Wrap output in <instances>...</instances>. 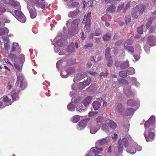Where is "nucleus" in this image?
<instances>
[{
    "mask_svg": "<svg viewBox=\"0 0 156 156\" xmlns=\"http://www.w3.org/2000/svg\"><path fill=\"white\" fill-rule=\"evenodd\" d=\"M16 69V74L17 76L16 84L20 83V87L23 88L26 85V81L25 78L21 72L22 69V65H19L16 62L14 63L13 66Z\"/></svg>",
    "mask_w": 156,
    "mask_h": 156,
    "instance_id": "f257e3e1",
    "label": "nucleus"
},
{
    "mask_svg": "<svg viewBox=\"0 0 156 156\" xmlns=\"http://www.w3.org/2000/svg\"><path fill=\"white\" fill-rule=\"evenodd\" d=\"M123 145H124L126 148L127 152L131 154H134L136 152V148L135 147H129L127 148L129 146V143L127 140L125 138H122V139H120L118 141V149L119 152H121L123 150Z\"/></svg>",
    "mask_w": 156,
    "mask_h": 156,
    "instance_id": "f03ea898",
    "label": "nucleus"
},
{
    "mask_svg": "<svg viewBox=\"0 0 156 156\" xmlns=\"http://www.w3.org/2000/svg\"><path fill=\"white\" fill-rule=\"evenodd\" d=\"M144 135L147 142L152 141L154 139L155 130L154 127L144 126Z\"/></svg>",
    "mask_w": 156,
    "mask_h": 156,
    "instance_id": "7ed1b4c3",
    "label": "nucleus"
},
{
    "mask_svg": "<svg viewBox=\"0 0 156 156\" xmlns=\"http://www.w3.org/2000/svg\"><path fill=\"white\" fill-rule=\"evenodd\" d=\"M60 37L57 36L54 39L53 43L54 46L55 51L56 53L59 51V50L64 45L67 44V41L66 39H59Z\"/></svg>",
    "mask_w": 156,
    "mask_h": 156,
    "instance_id": "20e7f679",
    "label": "nucleus"
},
{
    "mask_svg": "<svg viewBox=\"0 0 156 156\" xmlns=\"http://www.w3.org/2000/svg\"><path fill=\"white\" fill-rule=\"evenodd\" d=\"M27 83L23 88H22L20 87V83L19 84H16V83L15 87H16L14 88L13 90L10 93L9 95L11 97L12 101L13 102L18 100L19 99L18 96V93L20 90H23L26 87Z\"/></svg>",
    "mask_w": 156,
    "mask_h": 156,
    "instance_id": "39448f33",
    "label": "nucleus"
},
{
    "mask_svg": "<svg viewBox=\"0 0 156 156\" xmlns=\"http://www.w3.org/2000/svg\"><path fill=\"white\" fill-rule=\"evenodd\" d=\"M133 41L132 39L127 40L123 44L124 48L126 49L129 52L133 53L134 51L133 48L130 44L132 43Z\"/></svg>",
    "mask_w": 156,
    "mask_h": 156,
    "instance_id": "423d86ee",
    "label": "nucleus"
},
{
    "mask_svg": "<svg viewBox=\"0 0 156 156\" xmlns=\"http://www.w3.org/2000/svg\"><path fill=\"white\" fill-rule=\"evenodd\" d=\"M155 118L154 116L152 115L149 119L145 122L144 125V126L154 128Z\"/></svg>",
    "mask_w": 156,
    "mask_h": 156,
    "instance_id": "0eeeda50",
    "label": "nucleus"
},
{
    "mask_svg": "<svg viewBox=\"0 0 156 156\" xmlns=\"http://www.w3.org/2000/svg\"><path fill=\"white\" fill-rule=\"evenodd\" d=\"M91 82V79L90 78H87L86 80H84L83 82L79 83L78 87L79 90H82L86 86H88Z\"/></svg>",
    "mask_w": 156,
    "mask_h": 156,
    "instance_id": "6e6552de",
    "label": "nucleus"
},
{
    "mask_svg": "<svg viewBox=\"0 0 156 156\" xmlns=\"http://www.w3.org/2000/svg\"><path fill=\"white\" fill-rule=\"evenodd\" d=\"M89 119H88L82 120L78 123L77 126V128L78 130L83 129L86 126Z\"/></svg>",
    "mask_w": 156,
    "mask_h": 156,
    "instance_id": "1a4fd4ad",
    "label": "nucleus"
},
{
    "mask_svg": "<svg viewBox=\"0 0 156 156\" xmlns=\"http://www.w3.org/2000/svg\"><path fill=\"white\" fill-rule=\"evenodd\" d=\"M87 76V74L85 72L78 73L74 76L73 81L74 82H77Z\"/></svg>",
    "mask_w": 156,
    "mask_h": 156,
    "instance_id": "9d476101",
    "label": "nucleus"
},
{
    "mask_svg": "<svg viewBox=\"0 0 156 156\" xmlns=\"http://www.w3.org/2000/svg\"><path fill=\"white\" fill-rule=\"evenodd\" d=\"M28 8L29 9L30 17L32 19H34L37 16L35 9L32 5L28 4L27 5Z\"/></svg>",
    "mask_w": 156,
    "mask_h": 156,
    "instance_id": "9b49d317",
    "label": "nucleus"
},
{
    "mask_svg": "<svg viewBox=\"0 0 156 156\" xmlns=\"http://www.w3.org/2000/svg\"><path fill=\"white\" fill-rule=\"evenodd\" d=\"M36 0V1L35 3L36 6L38 8H40L44 9L48 7V3L44 2V0L40 2L37 0Z\"/></svg>",
    "mask_w": 156,
    "mask_h": 156,
    "instance_id": "f8f14e48",
    "label": "nucleus"
},
{
    "mask_svg": "<svg viewBox=\"0 0 156 156\" xmlns=\"http://www.w3.org/2000/svg\"><path fill=\"white\" fill-rule=\"evenodd\" d=\"M16 51L19 53L21 52V50L20 46L18 43H13L12 45V48L10 52H11Z\"/></svg>",
    "mask_w": 156,
    "mask_h": 156,
    "instance_id": "ddd939ff",
    "label": "nucleus"
},
{
    "mask_svg": "<svg viewBox=\"0 0 156 156\" xmlns=\"http://www.w3.org/2000/svg\"><path fill=\"white\" fill-rule=\"evenodd\" d=\"M115 111L117 114L122 115L123 113V108L120 104H117L115 105Z\"/></svg>",
    "mask_w": 156,
    "mask_h": 156,
    "instance_id": "4468645a",
    "label": "nucleus"
},
{
    "mask_svg": "<svg viewBox=\"0 0 156 156\" xmlns=\"http://www.w3.org/2000/svg\"><path fill=\"white\" fill-rule=\"evenodd\" d=\"M127 104L130 106H136L137 108H138L140 106V102L137 100H133L131 99L128 101Z\"/></svg>",
    "mask_w": 156,
    "mask_h": 156,
    "instance_id": "2eb2a0df",
    "label": "nucleus"
},
{
    "mask_svg": "<svg viewBox=\"0 0 156 156\" xmlns=\"http://www.w3.org/2000/svg\"><path fill=\"white\" fill-rule=\"evenodd\" d=\"M124 92L126 95L127 96L133 97L134 95V94L131 90L130 87L129 86L125 87L124 90Z\"/></svg>",
    "mask_w": 156,
    "mask_h": 156,
    "instance_id": "dca6fc26",
    "label": "nucleus"
},
{
    "mask_svg": "<svg viewBox=\"0 0 156 156\" xmlns=\"http://www.w3.org/2000/svg\"><path fill=\"white\" fill-rule=\"evenodd\" d=\"M99 129V127L98 125H91L90 127V132L93 134H95Z\"/></svg>",
    "mask_w": 156,
    "mask_h": 156,
    "instance_id": "f3484780",
    "label": "nucleus"
},
{
    "mask_svg": "<svg viewBox=\"0 0 156 156\" xmlns=\"http://www.w3.org/2000/svg\"><path fill=\"white\" fill-rule=\"evenodd\" d=\"M106 123L112 129H114L116 127V125L113 121L110 120H107L106 121Z\"/></svg>",
    "mask_w": 156,
    "mask_h": 156,
    "instance_id": "a211bd4d",
    "label": "nucleus"
},
{
    "mask_svg": "<svg viewBox=\"0 0 156 156\" xmlns=\"http://www.w3.org/2000/svg\"><path fill=\"white\" fill-rule=\"evenodd\" d=\"M94 148H91L90 151L85 156H94L96 155V154L100 153L97 151Z\"/></svg>",
    "mask_w": 156,
    "mask_h": 156,
    "instance_id": "6ab92c4d",
    "label": "nucleus"
},
{
    "mask_svg": "<svg viewBox=\"0 0 156 156\" xmlns=\"http://www.w3.org/2000/svg\"><path fill=\"white\" fill-rule=\"evenodd\" d=\"M148 44L151 46L155 45V43H154V37L153 36L148 37L147 38Z\"/></svg>",
    "mask_w": 156,
    "mask_h": 156,
    "instance_id": "aec40b11",
    "label": "nucleus"
},
{
    "mask_svg": "<svg viewBox=\"0 0 156 156\" xmlns=\"http://www.w3.org/2000/svg\"><path fill=\"white\" fill-rule=\"evenodd\" d=\"M75 48L74 47V43L71 42L69 45L68 46L67 51L69 53V54L71 53L74 51Z\"/></svg>",
    "mask_w": 156,
    "mask_h": 156,
    "instance_id": "412c9836",
    "label": "nucleus"
},
{
    "mask_svg": "<svg viewBox=\"0 0 156 156\" xmlns=\"http://www.w3.org/2000/svg\"><path fill=\"white\" fill-rule=\"evenodd\" d=\"M145 8L144 6L139 5L136 6L134 8V11L136 10L137 11H139L140 13H142Z\"/></svg>",
    "mask_w": 156,
    "mask_h": 156,
    "instance_id": "4be33fe9",
    "label": "nucleus"
},
{
    "mask_svg": "<svg viewBox=\"0 0 156 156\" xmlns=\"http://www.w3.org/2000/svg\"><path fill=\"white\" fill-rule=\"evenodd\" d=\"M108 140L104 138L101 140H98L96 143L97 145L101 146L108 143Z\"/></svg>",
    "mask_w": 156,
    "mask_h": 156,
    "instance_id": "5701e85b",
    "label": "nucleus"
},
{
    "mask_svg": "<svg viewBox=\"0 0 156 156\" xmlns=\"http://www.w3.org/2000/svg\"><path fill=\"white\" fill-rule=\"evenodd\" d=\"M91 12H88L87 15H85L84 16V19L83 21V23H86L87 22L88 23L90 22V17L91 16Z\"/></svg>",
    "mask_w": 156,
    "mask_h": 156,
    "instance_id": "b1692460",
    "label": "nucleus"
},
{
    "mask_svg": "<svg viewBox=\"0 0 156 156\" xmlns=\"http://www.w3.org/2000/svg\"><path fill=\"white\" fill-rule=\"evenodd\" d=\"M91 99V97L90 96H89L87 97L83 101V103L85 107H86L88 105L90 104Z\"/></svg>",
    "mask_w": 156,
    "mask_h": 156,
    "instance_id": "393cba45",
    "label": "nucleus"
},
{
    "mask_svg": "<svg viewBox=\"0 0 156 156\" xmlns=\"http://www.w3.org/2000/svg\"><path fill=\"white\" fill-rule=\"evenodd\" d=\"M2 100L6 105H9L12 103L11 99L7 96L3 97Z\"/></svg>",
    "mask_w": 156,
    "mask_h": 156,
    "instance_id": "a878e982",
    "label": "nucleus"
},
{
    "mask_svg": "<svg viewBox=\"0 0 156 156\" xmlns=\"http://www.w3.org/2000/svg\"><path fill=\"white\" fill-rule=\"evenodd\" d=\"M131 81L132 84L136 87H138L140 86V83L136 81V78L134 77H132L131 79Z\"/></svg>",
    "mask_w": 156,
    "mask_h": 156,
    "instance_id": "bb28decb",
    "label": "nucleus"
},
{
    "mask_svg": "<svg viewBox=\"0 0 156 156\" xmlns=\"http://www.w3.org/2000/svg\"><path fill=\"white\" fill-rule=\"evenodd\" d=\"M80 20L79 19L74 20L71 23V27L73 28H76L77 27L80 23Z\"/></svg>",
    "mask_w": 156,
    "mask_h": 156,
    "instance_id": "cd10ccee",
    "label": "nucleus"
},
{
    "mask_svg": "<svg viewBox=\"0 0 156 156\" xmlns=\"http://www.w3.org/2000/svg\"><path fill=\"white\" fill-rule=\"evenodd\" d=\"M82 116L78 115L73 116L71 119L72 121L74 123L77 122L80 119H82Z\"/></svg>",
    "mask_w": 156,
    "mask_h": 156,
    "instance_id": "c85d7f7f",
    "label": "nucleus"
},
{
    "mask_svg": "<svg viewBox=\"0 0 156 156\" xmlns=\"http://www.w3.org/2000/svg\"><path fill=\"white\" fill-rule=\"evenodd\" d=\"M9 32L8 29L6 27H5L4 28H0V35H3L5 34H8Z\"/></svg>",
    "mask_w": 156,
    "mask_h": 156,
    "instance_id": "c756f323",
    "label": "nucleus"
},
{
    "mask_svg": "<svg viewBox=\"0 0 156 156\" xmlns=\"http://www.w3.org/2000/svg\"><path fill=\"white\" fill-rule=\"evenodd\" d=\"M79 13V11L77 10L73 11H71L69 12L68 16L69 17H73L76 16Z\"/></svg>",
    "mask_w": 156,
    "mask_h": 156,
    "instance_id": "7c9ffc66",
    "label": "nucleus"
},
{
    "mask_svg": "<svg viewBox=\"0 0 156 156\" xmlns=\"http://www.w3.org/2000/svg\"><path fill=\"white\" fill-rule=\"evenodd\" d=\"M17 19L22 23H24L26 21V18L23 14L19 17Z\"/></svg>",
    "mask_w": 156,
    "mask_h": 156,
    "instance_id": "2f4dec72",
    "label": "nucleus"
},
{
    "mask_svg": "<svg viewBox=\"0 0 156 156\" xmlns=\"http://www.w3.org/2000/svg\"><path fill=\"white\" fill-rule=\"evenodd\" d=\"M134 111L135 110L132 108H128L126 111V115L129 116L132 115Z\"/></svg>",
    "mask_w": 156,
    "mask_h": 156,
    "instance_id": "473e14b6",
    "label": "nucleus"
},
{
    "mask_svg": "<svg viewBox=\"0 0 156 156\" xmlns=\"http://www.w3.org/2000/svg\"><path fill=\"white\" fill-rule=\"evenodd\" d=\"M93 106L94 109L95 110H97L99 108L101 104L99 102L95 101L93 103Z\"/></svg>",
    "mask_w": 156,
    "mask_h": 156,
    "instance_id": "72a5a7b5",
    "label": "nucleus"
},
{
    "mask_svg": "<svg viewBox=\"0 0 156 156\" xmlns=\"http://www.w3.org/2000/svg\"><path fill=\"white\" fill-rule=\"evenodd\" d=\"M60 75L62 77L65 78L68 77V76L70 75V73L67 71H63L60 73Z\"/></svg>",
    "mask_w": 156,
    "mask_h": 156,
    "instance_id": "f704fd0d",
    "label": "nucleus"
},
{
    "mask_svg": "<svg viewBox=\"0 0 156 156\" xmlns=\"http://www.w3.org/2000/svg\"><path fill=\"white\" fill-rule=\"evenodd\" d=\"M66 63L65 62H63L62 60H60L57 62L56 63V66L58 69H60V65L62 67L64 66V65Z\"/></svg>",
    "mask_w": 156,
    "mask_h": 156,
    "instance_id": "c9c22d12",
    "label": "nucleus"
},
{
    "mask_svg": "<svg viewBox=\"0 0 156 156\" xmlns=\"http://www.w3.org/2000/svg\"><path fill=\"white\" fill-rule=\"evenodd\" d=\"M83 7L85 8V5H86L88 7H92L93 6V2L92 1H88L87 4L85 1H83Z\"/></svg>",
    "mask_w": 156,
    "mask_h": 156,
    "instance_id": "e433bc0d",
    "label": "nucleus"
},
{
    "mask_svg": "<svg viewBox=\"0 0 156 156\" xmlns=\"http://www.w3.org/2000/svg\"><path fill=\"white\" fill-rule=\"evenodd\" d=\"M85 109V107L83 105H80V104L77 105L76 107V110L80 112H82Z\"/></svg>",
    "mask_w": 156,
    "mask_h": 156,
    "instance_id": "4c0bfd02",
    "label": "nucleus"
},
{
    "mask_svg": "<svg viewBox=\"0 0 156 156\" xmlns=\"http://www.w3.org/2000/svg\"><path fill=\"white\" fill-rule=\"evenodd\" d=\"M116 7L112 5L108 7L106 10L108 12H112L115 11Z\"/></svg>",
    "mask_w": 156,
    "mask_h": 156,
    "instance_id": "58836bf2",
    "label": "nucleus"
},
{
    "mask_svg": "<svg viewBox=\"0 0 156 156\" xmlns=\"http://www.w3.org/2000/svg\"><path fill=\"white\" fill-rule=\"evenodd\" d=\"M96 120L97 123L98 125H100L103 122V119L102 117L98 116L96 118Z\"/></svg>",
    "mask_w": 156,
    "mask_h": 156,
    "instance_id": "ea45409f",
    "label": "nucleus"
},
{
    "mask_svg": "<svg viewBox=\"0 0 156 156\" xmlns=\"http://www.w3.org/2000/svg\"><path fill=\"white\" fill-rule=\"evenodd\" d=\"M67 108L70 111H73L75 110V107L73 104L70 103L67 105Z\"/></svg>",
    "mask_w": 156,
    "mask_h": 156,
    "instance_id": "a19ab883",
    "label": "nucleus"
},
{
    "mask_svg": "<svg viewBox=\"0 0 156 156\" xmlns=\"http://www.w3.org/2000/svg\"><path fill=\"white\" fill-rule=\"evenodd\" d=\"M111 34L110 33H107L104 35L103 37V38L105 41L109 40L111 37Z\"/></svg>",
    "mask_w": 156,
    "mask_h": 156,
    "instance_id": "79ce46f5",
    "label": "nucleus"
},
{
    "mask_svg": "<svg viewBox=\"0 0 156 156\" xmlns=\"http://www.w3.org/2000/svg\"><path fill=\"white\" fill-rule=\"evenodd\" d=\"M119 83L121 84H124L128 85H129L128 82L126 80L123 78H121L118 80Z\"/></svg>",
    "mask_w": 156,
    "mask_h": 156,
    "instance_id": "37998d69",
    "label": "nucleus"
},
{
    "mask_svg": "<svg viewBox=\"0 0 156 156\" xmlns=\"http://www.w3.org/2000/svg\"><path fill=\"white\" fill-rule=\"evenodd\" d=\"M70 95L71 97H72V101L73 102L74 101V102L75 103H77V101L76 100H75V99L74 98L76 95L75 92H74V91H72L70 92Z\"/></svg>",
    "mask_w": 156,
    "mask_h": 156,
    "instance_id": "c03bdc74",
    "label": "nucleus"
},
{
    "mask_svg": "<svg viewBox=\"0 0 156 156\" xmlns=\"http://www.w3.org/2000/svg\"><path fill=\"white\" fill-rule=\"evenodd\" d=\"M129 66V62L128 61H126L122 63L121 66V68L122 69H125L128 67Z\"/></svg>",
    "mask_w": 156,
    "mask_h": 156,
    "instance_id": "a18cd8bd",
    "label": "nucleus"
},
{
    "mask_svg": "<svg viewBox=\"0 0 156 156\" xmlns=\"http://www.w3.org/2000/svg\"><path fill=\"white\" fill-rule=\"evenodd\" d=\"M110 49L109 48H106L105 50V55L106 58L107 60H108V57H110V55L109 54L110 52Z\"/></svg>",
    "mask_w": 156,
    "mask_h": 156,
    "instance_id": "49530a36",
    "label": "nucleus"
},
{
    "mask_svg": "<svg viewBox=\"0 0 156 156\" xmlns=\"http://www.w3.org/2000/svg\"><path fill=\"white\" fill-rule=\"evenodd\" d=\"M79 3L78 2H73L71 4L69 3L67 5L69 7H76L78 5Z\"/></svg>",
    "mask_w": 156,
    "mask_h": 156,
    "instance_id": "de8ad7c7",
    "label": "nucleus"
},
{
    "mask_svg": "<svg viewBox=\"0 0 156 156\" xmlns=\"http://www.w3.org/2000/svg\"><path fill=\"white\" fill-rule=\"evenodd\" d=\"M83 23L84 24H85V30L87 31H89L90 30V22H89L88 23L87 22L86 23Z\"/></svg>",
    "mask_w": 156,
    "mask_h": 156,
    "instance_id": "09e8293b",
    "label": "nucleus"
},
{
    "mask_svg": "<svg viewBox=\"0 0 156 156\" xmlns=\"http://www.w3.org/2000/svg\"><path fill=\"white\" fill-rule=\"evenodd\" d=\"M14 13L15 15V17L17 19L23 14L21 12L18 10H16L15 11Z\"/></svg>",
    "mask_w": 156,
    "mask_h": 156,
    "instance_id": "8fccbe9b",
    "label": "nucleus"
},
{
    "mask_svg": "<svg viewBox=\"0 0 156 156\" xmlns=\"http://www.w3.org/2000/svg\"><path fill=\"white\" fill-rule=\"evenodd\" d=\"M19 59L22 63L25 62V56L24 55L21 54L19 55Z\"/></svg>",
    "mask_w": 156,
    "mask_h": 156,
    "instance_id": "3c124183",
    "label": "nucleus"
},
{
    "mask_svg": "<svg viewBox=\"0 0 156 156\" xmlns=\"http://www.w3.org/2000/svg\"><path fill=\"white\" fill-rule=\"evenodd\" d=\"M100 145H97L96 144V147H93V148H94L98 152L100 153H98L101 154V151H102L103 149L102 147H99Z\"/></svg>",
    "mask_w": 156,
    "mask_h": 156,
    "instance_id": "603ef678",
    "label": "nucleus"
},
{
    "mask_svg": "<svg viewBox=\"0 0 156 156\" xmlns=\"http://www.w3.org/2000/svg\"><path fill=\"white\" fill-rule=\"evenodd\" d=\"M135 71L134 69L133 68H130L128 69L127 73L130 75H133L135 73Z\"/></svg>",
    "mask_w": 156,
    "mask_h": 156,
    "instance_id": "864d4df0",
    "label": "nucleus"
},
{
    "mask_svg": "<svg viewBox=\"0 0 156 156\" xmlns=\"http://www.w3.org/2000/svg\"><path fill=\"white\" fill-rule=\"evenodd\" d=\"M119 75L121 77H125L127 76V73L125 71H122L119 72Z\"/></svg>",
    "mask_w": 156,
    "mask_h": 156,
    "instance_id": "5fc2aeb1",
    "label": "nucleus"
},
{
    "mask_svg": "<svg viewBox=\"0 0 156 156\" xmlns=\"http://www.w3.org/2000/svg\"><path fill=\"white\" fill-rule=\"evenodd\" d=\"M152 20L151 18L148 19V21L146 25V28H148L152 23Z\"/></svg>",
    "mask_w": 156,
    "mask_h": 156,
    "instance_id": "6e6d98bb",
    "label": "nucleus"
},
{
    "mask_svg": "<svg viewBox=\"0 0 156 156\" xmlns=\"http://www.w3.org/2000/svg\"><path fill=\"white\" fill-rule=\"evenodd\" d=\"M93 45V44L92 43H87L85 44L83 46V48L84 49H87L88 48H90L92 47Z\"/></svg>",
    "mask_w": 156,
    "mask_h": 156,
    "instance_id": "4d7b16f0",
    "label": "nucleus"
},
{
    "mask_svg": "<svg viewBox=\"0 0 156 156\" xmlns=\"http://www.w3.org/2000/svg\"><path fill=\"white\" fill-rule=\"evenodd\" d=\"M137 11L136 10L134 11V9H133V11L132 12V17H133L134 18H136L138 17V16L136 14V13L137 12Z\"/></svg>",
    "mask_w": 156,
    "mask_h": 156,
    "instance_id": "13d9d810",
    "label": "nucleus"
},
{
    "mask_svg": "<svg viewBox=\"0 0 156 156\" xmlns=\"http://www.w3.org/2000/svg\"><path fill=\"white\" fill-rule=\"evenodd\" d=\"M131 19V16H128L125 17L126 23V24H128L130 22Z\"/></svg>",
    "mask_w": 156,
    "mask_h": 156,
    "instance_id": "bf43d9fd",
    "label": "nucleus"
},
{
    "mask_svg": "<svg viewBox=\"0 0 156 156\" xmlns=\"http://www.w3.org/2000/svg\"><path fill=\"white\" fill-rule=\"evenodd\" d=\"M108 60H107L108 61V62H107V65L109 67L111 66L112 63V59L110 57H108Z\"/></svg>",
    "mask_w": 156,
    "mask_h": 156,
    "instance_id": "052dcab7",
    "label": "nucleus"
},
{
    "mask_svg": "<svg viewBox=\"0 0 156 156\" xmlns=\"http://www.w3.org/2000/svg\"><path fill=\"white\" fill-rule=\"evenodd\" d=\"M101 129L104 130H107L108 129V126L106 124L103 123L102 124Z\"/></svg>",
    "mask_w": 156,
    "mask_h": 156,
    "instance_id": "680f3d73",
    "label": "nucleus"
},
{
    "mask_svg": "<svg viewBox=\"0 0 156 156\" xmlns=\"http://www.w3.org/2000/svg\"><path fill=\"white\" fill-rule=\"evenodd\" d=\"M143 25H142L140 27H139L137 28V32L140 34H142L143 33Z\"/></svg>",
    "mask_w": 156,
    "mask_h": 156,
    "instance_id": "e2e57ef3",
    "label": "nucleus"
},
{
    "mask_svg": "<svg viewBox=\"0 0 156 156\" xmlns=\"http://www.w3.org/2000/svg\"><path fill=\"white\" fill-rule=\"evenodd\" d=\"M134 146L135 147L136 149L138 151H140L141 150L142 148L141 147L140 145H138L136 143L134 144Z\"/></svg>",
    "mask_w": 156,
    "mask_h": 156,
    "instance_id": "0e129e2a",
    "label": "nucleus"
},
{
    "mask_svg": "<svg viewBox=\"0 0 156 156\" xmlns=\"http://www.w3.org/2000/svg\"><path fill=\"white\" fill-rule=\"evenodd\" d=\"M3 41L5 43H9V38L8 37H2Z\"/></svg>",
    "mask_w": 156,
    "mask_h": 156,
    "instance_id": "69168bd1",
    "label": "nucleus"
},
{
    "mask_svg": "<svg viewBox=\"0 0 156 156\" xmlns=\"http://www.w3.org/2000/svg\"><path fill=\"white\" fill-rule=\"evenodd\" d=\"M75 71V69L73 67L70 68L67 70V71L69 72L70 73V74L74 73Z\"/></svg>",
    "mask_w": 156,
    "mask_h": 156,
    "instance_id": "338daca9",
    "label": "nucleus"
},
{
    "mask_svg": "<svg viewBox=\"0 0 156 156\" xmlns=\"http://www.w3.org/2000/svg\"><path fill=\"white\" fill-rule=\"evenodd\" d=\"M124 6V4L123 3H121L120 4L118 7L117 11H121L123 8V7Z\"/></svg>",
    "mask_w": 156,
    "mask_h": 156,
    "instance_id": "774afa93",
    "label": "nucleus"
}]
</instances>
